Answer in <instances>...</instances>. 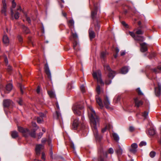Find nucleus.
I'll list each match as a JSON object with an SVG mask.
<instances>
[{
	"label": "nucleus",
	"instance_id": "5",
	"mask_svg": "<svg viewBox=\"0 0 161 161\" xmlns=\"http://www.w3.org/2000/svg\"><path fill=\"white\" fill-rule=\"evenodd\" d=\"M18 130L25 137L27 136V135L29 133V130L28 129L24 128L21 127H18Z\"/></svg>",
	"mask_w": 161,
	"mask_h": 161
},
{
	"label": "nucleus",
	"instance_id": "28",
	"mask_svg": "<svg viewBox=\"0 0 161 161\" xmlns=\"http://www.w3.org/2000/svg\"><path fill=\"white\" fill-rule=\"evenodd\" d=\"M11 136L12 138H15L18 136V132L16 131H14L12 132L11 133Z\"/></svg>",
	"mask_w": 161,
	"mask_h": 161
},
{
	"label": "nucleus",
	"instance_id": "14",
	"mask_svg": "<svg viewBox=\"0 0 161 161\" xmlns=\"http://www.w3.org/2000/svg\"><path fill=\"white\" fill-rule=\"evenodd\" d=\"M89 33L90 39H92L95 36V35L94 32L92 28H90L89 30Z\"/></svg>",
	"mask_w": 161,
	"mask_h": 161
},
{
	"label": "nucleus",
	"instance_id": "1",
	"mask_svg": "<svg viewBox=\"0 0 161 161\" xmlns=\"http://www.w3.org/2000/svg\"><path fill=\"white\" fill-rule=\"evenodd\" d=\"M87 111L88 115L90 120L91 125L95 137L97 140H99L101 139V137L98 135L97 129V126L99 124V118L91 106H88Z\"/></svg>",
	"mask_w": 161,
	"mask_h": 161
},
{
	"label": "nucleus",
	"instance_id": "2",
	"mask_svg": "<svg viewBox=\"0 0 161 161\" xmlns=\"http://www.w3.org/2000/svg\"><path fill=\"white\" fill-rule=\"evenodd\" d=\"M93 76L94 78L96 79L97 81L98 85L96 88V92L98 94H99L102 92H103L99 84H100L102 86L104 85V83L103 81L101 79V73L100 70H98L96 72L93 73Z\"/></svg>",
	"mask_w": 161,
	"mask_h": 161
},
{
	"label": "nucleus",
	"instance_id": "36",
	"mask_svg": "<svg viewBox=\"0 0 161 161\" xmlns=\"http://www.w3.org/2000/svg\"><path fill=\"white\" fill-rule=\"evenodd\" d=\"M148 111H145L142 113V116L145 118H146L148 116Z\"/></svg>",
	"mask_w": 161,
	"mask_h": 161
},
{
	"label": "nucleus",
	"instance_id": "29",
	"mask_svg": "<svg viewBox=\"0 0 161 161\" xmlns=\"http://www.w3.org/2000/svg\"><path fill=\"white\" fill-rule=\"evenodd\" d=\"M158 70L161 72V65L158 66L157 69H153V71L155 73H159V72L158 71Z\"/></svg>",
	"mask_w": 161,
	"mask_h": 161
},
{
	"label": "nucleus",
	"instance_id": "10",
	"mask_svg": "<svg viewBox=\"0 0 161 161\" xmlns=\"http://www.w3.org/2000/svg\"><path fill=\"white\" fill-rule=\"evenodd\" d=\"M155 92L157 96H159L161 93V85L158 84V87L155 88Z\"/></svg>",
	"mask_w": 161,
	"mask_h": 161
},
{
	"label": "nucleus",
	"instance_id": "17",
	"mask_svg": "<svg viewBox=\"0 0 161 161\" xmlns=\"http://www.w3.org/2000/svg\"><path fill=\"white\" fill-rule=\"evenodd\" d=\"M96 101L101 108H102L103 107V104L101 99L99 97H98L96 98Z\"/></svg>",
	"mask_w": 161,
	"mask_h": 161
},
{
	"label": "nucleus",
	"instance_id": "46",
	"mask_svg": "<svg viewBox=\"0 0 161 161\" xmlns=\"http://www.w3.org/2000/svg\"><path fill=\"white\" fill-rule=\"evenodd\" d=\"M77 46V42H74V43H73V47H74V49H75V50L76 49V47Z\"/></svg>",
	"mask_w": 161,
	"mask_h": 161
},
{
	"label": "nucleus",
	"instance_id": "60",
	"mask_svg": "<svg viewBox=\"0 0 161 161\" xmlns=\"http://www.w3.org/2000/svg\"><path fill=\"white\" fill-rule=\"evenodd\" d=\"M72 36L74 38H76L77 37V35L76 33L73 34Z\"/></svg>",
	"mask_w": 161,
	"mask_h": 161
},
{
	"label": "nucleus",
	"instance_id": "26",
	"mask_svg": "<svg viewBox=\"0 0 161 161\" xmlns=\"http://www.w3.org/2000/svg\"><path fill=\"white\" fill-rule=\"evenodd\" d=\"M12 87L13 86L12 84H8L6 86V90L8 92H10L12 89Z\"/></svg>",
	"mask_w": 161,
	"mask_h": 161
},
{
	"label": "nucleus",
	"instance_id": "56",
	"mask_svg": "<svg viewBox=\"0 0 161 161\" xmlns=\"http://www.w3.org/2000/svg\"><path fill=\"white\" fill-rule=\"evenodd\" d=\"M107 129V128L106 127H105L104 128H103L102 130V132H103V133L104 132L106 131V130Z\"/></svg>",
	"mask_w": 161,
	"mask_h": 161
},
{
	"label": "nucleus",
	"instance_id": "3",
	"mask_svg": "<svg viewBox=\"0 0 161 161\" xmlns=\"http://www.w3.org/2000/svg\"><path fill=\"white\" fill-rule=\"evenodd\" d=\"M84 108V107L80 104L74 105L72 107V110L74 113L78 115H80L81 113V112Z\"/></svg>",
	"mask_w": 161,
	"mask_h": 161
},
{
	"label": "nucleus",
	"instance_id": "50",
	"mask_svg": "<svg viewBox=\"0 0 161 161\" xmlns=\"http://www.w3.org/2000/svg\"><path fill=\"white\" fill-rule=\"evenodd\" d=\"M129 130L130 132H132L134 130V128L133 126H130L129 128Z\"/></svg>",
	"mask_w": 161,
	"mask_h": 161
},
{
	"label": "nucleus",
	"instance_id": "34",
	"mask_svg": "<svg viewBox=\"0 0 161 161\" xmlns=\"http://www.w3.org/2000/svg\"><path fill=\"white\" fill-rule=\"evenodd\" d=\"M156 153L154 151H151L149 154L150 157L152 158L154 157Z\"/></svg>",
	"mask_w": 161,
	"mask_h": 161
},
{
	"label": "nucleus",
	"instance_id": "59",
	"mask_svg": "<svg viewBox=\"0 0 161 161\" xmlns=\"http://www.w3.org/2000/svg\"><path fill=\"white\" fill-rule=\"evenodd\" d=\"M18 103L20 105H21L22 104V100L21 99H19L18 101Z\"/></svg>",
	"mask_w": 161,
	"mask_h": 161
},
{
	"label": "nucleus",
	"instance_id": "43",
	"mask_svg": "<svg viewBox=\"0 0 161 161\" xmlns=\"http://www.w3.org/2000/svg\"><path fill=\"white\" fill-rule=\"evenodd\" d=\"M18 38L20 42H22L23 41V39L22 37L20 35L18 36Z\"/></svg>",
	"mask_w": 161,
	"mask_h": 161
},
{
	"label": "nucleus",
	"instance_id": "51",
	"mask_svg": "<svg viewBox=\"0 0 161 161\" xmlns=\"http://www.w3.org/2000/svg\"><path fill=\"white\" fill-rule=\"evenodd\" d=\"M42 135H43V133H40L38 136V139H39L40 138H41V137H42Z\"/></svg>",
	"mask_w": 161,
	"mask_h": 161
},
{
	"label": "nucleus",
	"instance_id": "39",
	"mask_svg": "<svg viewBox=\"0 0 161 161\" xmlns=\"http://www.w3.org/2000/svg\"><path fill=\"white\" fill-rule=\"evenodd\" d=\"M136 33L139 35L142 34L143 33V32L140 30H139L136 32Z\"/></svg>",
	"mask_w": 161,
	"mask_h": 161
},
{
	"label": "nucleus",
	"instance_id": "55",
	"mask_svg": "<svg viewBox=\"0 0 161 161\" xmlns=\"http://www.w3.org/2000/svg\"><path fill=\"white\" fill-rule=\"evenodd\" d=\"M12 69V68L11 66H8L7 68V70L8 71H10Z\"/></svg>",
	"mask_w": 161,
	"mask_h": 161
},
{
	"label": "nucleus",
	"instance_id": "37",
	"mask_svg": "<svg viewBox=\"0 0 161 161\" xmlns=\"http://www.w3.org/2000/svg\"><path fill=\"white\" fill-rule=\"evenodd\" d=\"M23 30L24 32L26 34L28 33L29 32V29L27 27L25 26L24 27Z\"/></svg>",
	"mask_w": 161,
	"mask_h": 161
},
{
	"label": "nucleus",
	"instance_id": "32",
	"mask_svg": "<svg viewBox=\"0 0 161 161\" xmlns=\"http://www.w3.org/2000/svg\"><path fill=\"white\" fill-rule=\"evenodd\" d=\"M74 21L72 19L69 20L68 22V25L69 27L74 26Z\"/></svg>",
	"mask_w": 161,
	"mask_h": 161
},
{
	"label": "nucleus",
	"instance_id": "53",
	"mask_svg": "<svg viewBox=\"0 0 161 161\" xmlns=\"http://www.w3.org/2000/svg\"><path fill=\"white\" fill-rule=\"evenodd\" d=\"M98 161H106L104 158L102 157H100L98 159Z\"/></svg>",
	"mask_w": 161,
	"mask_h": 161
},
{
	"label": "nucleus",
	"instance_id": "47",
	"mask_svg": "<svg viewBox=\"0 0 161 161\" xmlns=\"http://www.w3.org/2000/svg\"><path fill=\"white\" fill-rule=\"evenodd\" d=\"M111 82V80H106L105 81V84L106 85H109L110 84Z\"/></svg>",
	"mask_w": 161,
	"mask_h": 161
},
{
	"label": "nucleus",
	"instance_id": "9",
	"mask_svg": "<svg viewBox=\"0 0 161 161\" xmlns=\"http://www.w3.org/2000/svg\"><path fill=\"white\" fill-rule=\"evenodd\" d=\"M17 11H15V14H14L13 16H11L12 17H13L14 16V19H18L19 17V14L18 11L20 12L21 11V7L20 6H19L18 8L17 9Z\"/></svg>",
	"mask_w": 161,
	"mask_h": 161
},
{
	"label": "nucleus",
	"instance_id": "27",
	"mask_svg": "<svg viewBox=\"0 0 161 161\" xmlns=\"http://www.w3.org/2000/svg\"><path fill=\"white\" fill-rule=\"evenodd\" d=\"M148 133L150 135L153 136L155 134V131L154 129H151L148 130Z\"/></svg>",
	"mask_w": 161,
	"mask_h": 161
},
{
	"label": "nucleus",
	"instance_id": "41",
	"mask_svg": "<svg viewBox=\"0 0 161 161\" xmlns=\"http://www.w3.org/2000/svg\"><path fill=\"white\" fill-rule=\"evenodd\" d=\"M80 90L82 92H85V87L83 85H82L80 86Z\"/></svg>",
	"mask_w": 161,
	"mask_h": 161
},
{
	"label": "nucleus",
	"instance_id": "25",
	"mask_svg": "<svg viewBox=\"0 0 161 161\" xmlns=\"http://www.w3.org/2000/svg\"><path fill=\"white\" fill-rule=\"evenodd\" d=\"M48 93L50 97L51 98H54L55 97V94L53 91H48Z\"/></svg>",
	"mask_w": 161,
	"mask_h": 161
},
{
	"label": "nucleus",
	"instance_id": "31",
	"mask_svg": "<svg viewBox=\"0 0 161 161\" xmlns=\"http://www.w3.org/2000/svg\"><path fill=\"white\" fill-rule=\"evenodd\" d=\"M97 8H95V10L93 11H92V17L93 19H94L95 18V16L97 14Z\"/></svg>",
	"mask_w": 161,
	"mask_h": 161
},
{
	"label": "nucleus",
	"instance_id": "35",
	"mask_svg": "<svg viewBox=\"0 0 161 161\" xmlns=\"http://www.w3.org/2000/svg\"><path fill=\"white\" fill-rule=\"evenodd\" d=\"M2 3L3 4V7L2 8L6 9L7 6H6V3L5 0H2Z\"/></svg>",
	"mask_w": 161,
	"mask_h": 161
},
{
	"label": "nucleus",
	"instance_id": "40",
	"mask_svg": "<svg viewBox=\"0 0 161 161\" xmlns=\"http://www.w3.org/2000/svg\"><path fill=\"white\" fill-rule=\"evenodd\" d=\"M146 143L144 142H140L139 144V146L140 147H142L143 146H146Z\"/></svg>",
	"mask_w": 161,
	"mask_h": 161
},
{
	"label": "nucleus",
	"instance_id": "57",
	"mask_svg": "<svg viewBox=\"0 0 161 161\" xmlns=\"http://www.w3.org/2000/svg\"><path fill=\"white\" fill-rule=\"evenodd\" d=\"M47 141L46 139L45 138H43L42 139V143H45Z\"/></svg>",
	"mask_w": 161,
	"mask_h": 161
},
{
	"label": "nucleus",
	"instance_id": "16",
	"mask_svg": "<svg viewBox=\"0 0 161 161\" xmlns=\"http://www.w3.org/2000/svg\"><path fill=\"white\" fill-rule=\"evenodd\" d=\"M12 103V102L9 99L5 100L3 101V105L7 107L9 106Z\"/></svg>",
	"mask_w": 161,
	"mask_h": 161
},
{
	"label": "nucleus",
	"instance_id": "21",
	"mask_svg": "<svg viewBox=\"0 0 161 161\" xmlns=\"http://www.w3.org/2000/svg\"><path fill=\"white\" fill-rule=\"evenodd\" d=\"M16 3H15L14 1L13 0L12 1V8H11V16H13V15L14 14V12L13 11V9L12 8H15V7H16Z\"/></svg>",
	"mask_w": 161,
	"mask_h": 161
},
{
	"label": "nucleus",
	"instance_id": "64",
	"mask_svg": "<svg viewBox=\"0 0 161 161\" xmlns=\"http://www.w3.org/2000/svg\"><path fill=\"white\" fill-rule=\"evenodd\" d=\"M125 54V52L124 51H121L120 52V54L121 56L124 55Z\"/></svg>",
	"mask_w": 161,
	"mask_h": 161
},
{
	"label": "nucleus",
	"instance_id": "23",
	"mask_svg": "<svg viewBox=\"0 0 161 161\" xmlns=\"http://www.w3.org/2000/svg\"><path fill=\"white\" fill-rule=\"evenodd\" d=\"M128 68L125 67L122 68L121 69V73L122 74H125L128 72Z\"/></svg>",
	"mask_w": 161,
	"mask_h": 161
},
{
	"label": "nucleus",
	"instance_id": "30",
	"mask_svg": "<svg viewBox=\"0 0 161 161\" xmlns=\"http://www.w3.org/2000/svg\"><path fill=\"white\" fill-rule=\"evenodd\" d=\"M55 116L56 119H59L61 118V115L58 111H56L55 114Z\"/></svg>",
	"mask_w": 161,
	"mask_h": 161
},
{
	"label": "nucleus",
	"instance_id": "22",
	"mask_svg": "<svg viewBox=\"0 0 161 161\" xmlns=\"http://www.w3.org/2000/svg\"><path fill=\"white\" fill-rule=\"evenodd\" d=\"M112 136L114 140L116 142L119 141V138L118 135L116 133H114L112 134Z\"/></svg>",
	"mask_w": 161,
	"mask_h": 161
},
{
	"label": "nucleus",
	"instance_id": "18",
	"mask_svg": "<svg viewBox=\"0 0 161 161\" xmlns=\"http://www.w3.org/2000/svg\"><path fill=\"white\" fill-rule=\"evenodd\" d=\"M134 101L135 103L136 106L137 107H139L140 105L142 104V103L141 101H138L137 98H136L134 99Z\"/></svg>",
	"mask_w": 161,
	"mask_h": 161
},
{
	"label": "nucleus",
	"instance_id": "13",
	"mask_svg": "<svg viewBox=\"0 0 161 161\" xmlns=\"http://www.w3.org/2000/svg\"><path fill=\"white\" fill-rule=\"evenodd\" d=\"M45 72L47 75L48 78L50 79H51V73L49 70V69L47 64H45Z\"/></svg>",
	"mask_w": 161,
	"mask_h": 161
},
{
	"label": "nucleus",
	"instance_id": "12",
	"mask_svg": "<svg viewBox=\"0 0 161 161\" xmlns=\"http://www.w3.org/2000/svg\"><path fill=\"white\" fill-rule=\"evenodd\" d=\"M141 46V51L142 52H144L147 51V49L146 46V44L145 43H140Z\"/></svg>",
	"mask_w": 161,
	"mask_h": 161
},
{
	"label": "nucleus",
	"instance_id": "45",
	"mask_svg": "<svg viewBox=\"0 0 161 161\" xmlns=\"http://www.w3.org/2000/svg\"><path fill=\"white\" fill-rule=\"evenodd\" d=\"M108 152L109 153L112 154L113 153H114V150L112 148H109L108 150Z\"/></svg>",
	"mask_w": 161,
	"mask_h": 161
},
{
	"label": "nucleus",
	"instance_id": "11",
	"mask_svg": "<svg viewBox=\"0 0 161 161\" xmlns=\"http://www.w3.org/2000/svg\"><path fill=\"white\" fill-rule=\"evenodd\" d=\"M103 102L105 107L107 108H109L110 104L109 98L107 96H106L104 98Z\"/></svg>",
	"mask_w": 161,
	"mask_h": 161
},
{
	"label": "nucleus",
	"instance_id": "48",
	"mask_svg": "<svg viewBox=\"0 0 161 161\" xmlns=\"http://www.w3.org/2000/svg\"><path fill=\"white\" fill-rule=\"evenodd\" d=\"M137 91L138 93L139 94V95L142 94V92H141L140 88H138L137 89Z\"/></svg>",
	"mask_w": 161,
	"mask_h": 161
},
{
	"label": "nucleus",
	"instance_id": "8",
	"mask_svg": "<svg viewBox=\"0 0 161 161\" xmlns=\"http://www.w3.org/2000/svg\"><path fill=\"white\" fill-rule=\"evenodd\" d=\"M43 146L41 144L37 145L35 148V151L36 154L38 156L40 153V151L43 149Z\"/></svg>",
	"mask_w": 161,
	"mask_h": 161
},
{
	"label": "nucleus",
	"instance_id": "19",
	"mask_svg": "<svg viewBox=\"0 0 161 161\" xmlns=\"http://www.w3.org/2000/svg\"><path fill=\"white\" fill-rule=\"evenodd\" d=\"M3 42L4 44H7L9 42V40L7 36L4 35L3 38Z\"/></svg>",
	"mask_w": 161,
	"mask_h": 161
},
{
	"label": "nucleus",
	"instance_id": "7",
	"mask_svg": "<svg viewBox=\"0 0 161 161\" xmlns=\"http://www.w3.org/2000/svg\"><path fill=\"white\" fill-rule=\"evenodd\" d=\"M137 145L136 143H133L131 145V147L129 149V151L133 154L135 153L137 151Z\"/></svg>",
	"mask_w": 161,
	"mask_h": 161
},
{
	"label": "nucleus",
	"instance_id": "44",
	"mask_svg": "<svg viewBox=\"0 0 161 161\" xmlns=\"http://www.w3.org/2000/svg\"><path fill=\"white\" fill-rule=\"evenodd\" d=\"M1 12L2 13L4 14L5 15H6V9L5 8H2V9L1 10Z\"/></svg>",
	"mask_w": 161,
	"mask_h": 161
},
{
	"label": "nucleus",
	"instance_id": "54",
	"mask_svg": "<svg viewBox=\"0 0 161 161\" xmlns=\"http://www.w3.org/2000/svg\"><path fill=\"white\" fill-rule=\"evenodd\" d=\"M40 92V87L39 86H38L37 90H36V92L37 93H39Z\"/></svg>",
	"mask_w": 161,
	"mask_h": 161
},
{
	"label": "nucleus",
	"instance_id": "58",
	"mask_svg": "<svg viewBox=\"0 0 161 161\" xmlns=\"http://www.w3.org/2000/svg\"><path fill=\"white\" fill-rule=\"evenodd\" d=\"M115 52L117 54H118V53H119V50L117 47H116L115 49Z\"/></svg>",
	"mask_w": 161,
	"mask_h": 161
},
{
	"label": "nucleus",
	"instance_id": "42",
	"mask_svg": "<svg viewBox=\"0 0 161 161\" xmlns=\"http://www.w3.org/2000/svg\"><path fill=\"white\" fill-rule=\"evenodd\" d=\"M29 134H30L31 136L32 137H36L35 131H34L32 133H30L29 132Z\"/></svg>",
	"mask_w": 161,
	"mask_h": 161
},
{
	"label": "nucleus",
	"instance_id": "6",
	"mask_svg": "<svg viewBox=\"0 0 161 161\" xmlns=\"http://www.w3.org/2000/svg\"><path fill=\"white\" fill-rule=\"evenodd\" d=\"M129 34L136 41L142 42L143 41L144 38L143 36H135L134 33L132 32H129Z\"/></svg>",
	"mask_w": 161,
	"mask_h": 161
},
{
	"label": "nucleus",
	"instance_id": "63",
	"mask_svg": "<svg viewBox=\"0 0 161 161\" xmlns=\"http://www.w3.org/2000/svg\"><path fill=\"white\" fill-rule=\"evenodd\" d=\"M62 14L63 16L65 17H66L67 14L66 13L62 12Z\"/></svg>",
	"mask_w": 161,
	"mask_h": 161
},
{
	"label": "nucleus",
	"instance_id": "20",
	"mask_svg": "<svg viewBox=\"0 0 161 161\" xmlns=\"http://www.w3.org/2000/svg\"><path fill=\"white\" fill-rule=\"evenodd\" d=\"M40 116L41 117H37V122L39 124L42 123L43 121L42 117H44V115L41 113Z\"/></svg>",
	"mask_w": 161,
	"mask_h": 161
},
{
	"label": "nucleus",
	"instance_id": "15",
	"mask_svg": "<svg viewBox=\"0 0 161 161\" xmlns=\"http://www.w3.org/2000/svg\"><path fill=\"white\" fill-rule=\"evenodd\" d=\"M81 122H79L78 120L77 119H75L74 120L73 123V127L74 129H76L77 127L79 125L80 123Z\"/></svg>",
	"mask_w": 161,
	"mask_h": 161
},
{
	"label": "nucleus",
	"instance_id": "38",
	"mask_svg": "<svg viewBox=\"0 0 161 161\" xmlns=\"http://www.w3.org/2000/svg\"><path fill=\"white\" fill-rule=\"evenodd\" d=\"M107 53L106 52H103L101 53V56L103 58H104L107 55Z\"/></svg>",
	"mask_w": 161,
	"mask_h": 161
},
{
	"label": "nucleus",
	"instance_id": "61",
	"mask_svg": "<svg viewBox=\"0 0 161 161\" xmlns=\"http://www.w3.org/2000/svg\"><path fill=\"white\" fill-rule=\"evenodd\" d=\"M26 20L29 23H31V19L27 17Z\"/></svg>",
	"mask_w": 161,
	"mask_h": 161
},
{
	"label": "nucleus",
	"instance_id": "62",
	"mask_svg": "<svg viewBox=\"0 0 161 161\" xmlns=\"http://www.w3.org/2000/svg\"><path fill=\"white\" fill-rule=\"evenodd\" d=\"M122 24L124 26L126 27L127 25V24L125 23V22L124 21H122Z\"/></svg>",
	"mask_w": 161,
	"mask_h": 161
},
{
	"label": "nucleus",
	"instance_id": "33",
	"mask_svg": "<svg viewBox=\"0 0 161 161\" xmlns=\"http://www.w3.org/2000/svg\"><path fill=\"white\" fill-rule=\"evenodd\" d=\"M95 30L96 31H98L100 28V25H99L98 21L97 22L96 24L95 25Z\"/></svg>",
	"mask_w": 161,
	"mask_h": 161
},
{
	"label": "nucleus",
	"instance_id": "4",
	"mask_svg": "<svg viewBox=\"0 0 161 161\" xmlns=\"http://www.w3.org/2000/svg\"><path fill=\"white\" fill-rule=\"evenodd\" d=\"M104 69L108 72V77L109 78L113 79L115 75V72L112 71L109 65L107 64H105L104 66Z\"/></svg>",
	"mask_w": 161,
	"mask_h": 161
},
{
	"label": "nucleus",
	"instance_id": "52",
	"mask_svg": "<svg viewBox=\"0 0 161 161\" xmlns=\"http://www.w3.org/2000/svg\"><path fill=\"white\" fill-rule=\"evenodd\" d=\"M42 159L44 160H45V154L43 153H42Z\"/></svg>",
	"mask_w": 161,
	"mask_h": 161
},
{
	"label": "nucleus",
	"instance_id": "24",
	"mask_svg": "<svg viewBox=\"0 0 161 161\" xmlns=\"http://www.w3.org/2000/svg\"><path fill=\"white\" fill-rule=\"evenodd\" d=\"M123 150L119 146V148L116 151V153L119 156L121 155L122 153Z\"/></svg>",
	"mask_w": 161,
	"mask_h": 161
},
{
	"label": "nucleus",
	"instance_id": "49",
	"mask_svg": "<svg viewBox=\"0 0 161 161\" xmlns=\"http://www.w3.org/2000/svg\"><path fill=\"white\" fill-rule=\"evenodd\" d=\"M24 87L23 86H22L21 85H20V92L21 93L23 94V89Z\"/></svg>",
	"mask_w": 161,
	"mask_h": 161
}]
</instances>
